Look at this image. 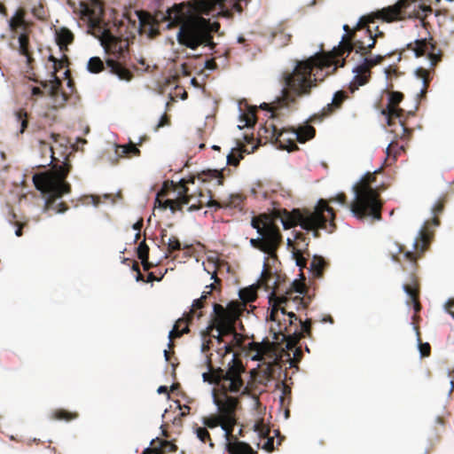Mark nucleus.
<instances>
[{
    "mask_svg": "<svg viewBox=\"0 0 454 454\" xmlns=\"http://www.w3.org/2000/svg\"><path fill=\"white\" fill-rule=\"evenodd\" d=\"M249 0H200L196 6L190 3H180L168 9L166 20L169 22L168 27H179L176 38L179 44L189 49L196 50L199 46H208L214 50L213 33L220 29V23L211 22L209 19L202 17L210 15L217 9V16L232 17V11L241 12Z\"/></svg>",
    "mask_w": 454,
    "mask_h": 454,
    "instance_id": "1",
    "label": "nucleus"
},
{
    "mask_svg": "<svg viewBox=\"0 0 454 454\" xmlns=\"http://www.w3.org/2000/svg\"><path fill=\"white\" fill-rule=\"evenodd\" d=\"M333 56L328 53L316 54L305 60L298 61L292 72L282 74L281 96L270 104L263 103L261 107L271 113V117L277 116V111L296 104L298 98L310 95L317 82L334 71L327 69L334 67Z\"/></svg>",
    "mask_w": 454,
    "mask_h": 454,
    "instance_id": "2",
    "label": "nucleus"
},
{
    "mask_svg": "<svg viewBox=\"0 0 454 454\" xmlns=\"http://www.w3.org/2000/svg\"><path fill=\"white\" fill-rule=\"evenodd\" d=\"M102 0H87V34L100 41L108 58L106 64L112 74L120 79L130 81L132 73L126 68L129 57V41L122 35H114L109 23L104 20Z\"/></svg>",
    "mask_w": 454,
    "mask_h": 454,
    "instance_id": "3",
    "label": "nucleus"
},
{
    "mask_svg": "<svg viewBox=\"0 0 454 454\" xmlns=\"http://www.w3.org/2000/svg\"><path fill=\"white\" fill-rule=\"evenodd\" d=\"M59 142H62V149L57 151L56 160L51 163V170L33 176L35 188L46 198L45 209L54 213H63L67 209L65 203L58 202V200L70 191V185L66 182L71 168L69 157L73 151L78 149V145L74 147V145L68 146L64 144L66 139L61 137Z\"/></svg>",
    "mask_w": 454,
    "mask_h": 454,
    "instance_id": "4",
    "label": "nucleus"
},
{
    "mask_svg": "<svg viewBox=\"0 0 454 454\" xmlns=\"http://www.w3.org/2000/svg\"><path fill=\"white\" fill-rule=\"evenodd\" d=\"M376 13L377 12L374 13V17H362L353 29L348 25L343 26L346 34L342 36L341 42L337 48L328 52L329 56H333L335 64L333 71H335L339 67H344L345 58L353 51L362 56L369 54L376 43V38L383 36L382 32L373 35L370 27V24L374 23V19H378ZM379 20L380 19L379 18Z\"/></svg>",
    "mask_w": 454,
    "mask_h": 454,
    "instance_id": "5",
    "label": "nucleus"
},
{
    "mask_svg": "<svg viewBox=\"0 0 454 454\" xmlns=\"http://www.w3.org/2000/svg\"><path fill=\"white\" fill-rule=\"evenodd\" d=\"M334 221V210L324 199L318 200L314 211L294 209L289 212L284 209L281 215V222L285 229L300 225L304 230L312 231L315 238L319 236V230L333 233L336 229Z\"/></svg>",
    "mask_w": 454,
    "mask_h": 454,
    "instance_id": "6",
    "label": "nucleus"
},
{
    "mask_svg": "<svg viewBox=\"0 0 454 454\" xmlns=\"http://www.w3.org/2000/svg\"><path fill=\"white\" fill-rule=\"evenodd\" d=\"M380 170L381 168L373 173L368 172L354 187L356 196L350 203L349 208L353 215L360 220L370 218L372 221H380L382 219L383 201L380 199V192L385 187H372V184L376 181V174Z\"/></svg>",
    "mask_w": 454,
    "mask_h": 454,
    "instance_id": "7",
    "label": "nucleus"
},
{
    "mask_svg": "<svg viewBox=\"0 0 454 454\" xmlns=\"http://www.w3.org/2000/svg\"><path fill=\"white\" fill-rule=\"evenodd\" d=\"M211 356L210 354L206 356L205 364L208 371L203 372V380L218 385L225 394L228 392L239 393L244 387L241 375L245 372L241 360L234 355L229 363L228 370L225 372L222 368H214Z\"/></svg>",
    "mask_w": 454,
    "mask_h": 454,
    "instance_id": "8",
    "label": "nucleus"
},
{
    "mask_svg": "<svg viewBox=\"0 0 454 454\" xmlns=\"http://www.w3.org/2000/svg\"><path fill=\"white\" fill-rule=\"evenodd\" d=\"M239 316L240 308L237 302H230L226 308L215 303L210 322L201 332L203 339L215 338L219 344L224 342V337L234 333V325Z\"/></svg>",
    "mask_w": 454,
    "mask_h": 454,
    "instance_id": "9",
    "label": "nucleus"
},
{
    "mask_svg": "<svg viewBox=\"0 0 454 454\" xmlns=\"http://www.w3.org/2000/svg\"><path fill=\"white\" fill-rule=\"evenodd\" d=\"M251 224L261 236L250 240L253 247L272 257L275 256L282 242V236L274 218L266 214H262L253 217Z\"/></svg>",
    "mask_w": 454,
    "mask_h": 454,
    "instance_id": "10",
    "label": "nucleus"
},
{
    "mask_svg": "<svg viewBox=\"0 0 454 454\" xmlns=\"http://www.w3.org/2000/svg\"><path fill=\"white\" fill-rule=\"evenodd\" d=\"M237 403V399L231 396H226L223 403L217 402L218 413L209 417H204L202 419L203 424L208 428H215L220 426L224 431L225 438H231L234 426L237 423L235 415Z\"/></svg>",
    "mask_w": 454,
    "mask_h": 454,
    "instance_id": "11",
    "label": "nucleus"
},
{
    "mask_svg": "<svg viewBox=\"0 0 454 454\" xmlns=\"http://www.w3.org/2000/svg\"><path fill=\"white\" fill-rule=\"evenodd\" d=\"M8 24L12 33L17 34L20 29L22 30L18 37L19 51L21 55L26 57L27 66L31 67L34 59L32 58V52L29 50V24L26 20V11L23 8H19L9 20Z\"/></svg>",
    "mask_w": 454,
    "mask_h": 454,
    "instance_id": "12",
    "label": "nucleus"
},
{
    "mask_svg": "<svg viewBox=\"0 0 454 454\" xmlns=\"http://www.w3.org/2000/svg\"><path fill=\"white\" fill-rule=\"evenodd\" d=\"M195 176H190L188 178H183L180 182L174 185V191L177 192L178 196L176 199H168L164 201L160 200V196H166L167 192L165 189H162L158 194L156 198V202L159 203V206L163 208H169L172 213L176 211H181L184 205H187L191 202L193 198V194L189 193V184H194Z\"/></svg>",
    "mask_w": 454,
    "mask_h": 454,
    "instance_id": "13",
    "label": "nucleus"
},
{
    "mask_svg": "<svg viewBox=\"0 0 454 454\" xmlns=\"http://www.w3.org/2000/svg\"><path fill=\"white\" fill-rule=\"evenodd\" d=\"M425 244L422 246L421 251L419 252H410L407 251L404 253V258L411 264V275L409 283L404 284L403 288L407 295L410 297V302L413 303V309L416 313L419 312L421 309V305L419 302V279L416 275V270L418 268L417 261L421 256L424 251Z\"/></svg>",
    "mask_w": 454,
    "mask_h": 454,
    "instance_id": "14",
    "label": "nucleus"
},
{
    "mask_svg": "<svg viewBox=\"0 0 454 454\" xmlns=\"http://www.w3.org/2000/svg\"><path fill=\"white\" fill-rule=\"evenodd\" d=\"M296 321H299L301 325L300 330L295 327L294 331L292 332L290 325H285L282 327L279 323L278 332V333H275L274 339L276 340L286 341L287 348L295 347L301 338H304L305 336H311V320L307 319L305 321H301V319L298 317Z\"/></svg>",
    "mask_w": 454,
    "mask_h": 454,
    "instance_id": "15",
    "label": "nucleus"
},
{
    "mask_svg": "<svg viewBox=\"0 0 454 454\" xmlns=\"http://www.w3.org/2000/svg\"><path fill=\"white\" fill-rule=\"evenodd\" d=\"M403 99V94L399 91H391L388 97V103L387 107L381 111V114L386 116L387 120V125L392 127L395 125V120L397 119L402 130L401 137L408 131L405 127V120L403 119V109L398 107V105Z\"/></svg>",
    "mask_w": 454,
    "mask_h": 454,
    "instance_id": "16",
    "label": "nucleus"
},
{
    "mask_svg": "<svg viewBox=\"0 0 454 454\" xmlns=\"http://www.w3.org/2000/svg\"><path fill=\"white\" fill-rule=\"evenodd\" d=\"M406 49L412 51L416 58L427 56L432 66H435L441 60L442 52L432 37L416 39L408 43Z\"/></svg>",
    "mask_w": 454,
    "mask_h": 454,
    "instance_id": "17",
    "label": "nucleus"
},
{
    "mask_svg": "<svg viewBox=\"0 0 454 454\" xmlns=\"http://www.w3.org/2000/svg\"><path fill=\"white\" fill-rule=\"evenodd\" d=\"M288 299L287 295L277 296L274 292L270 293V302L273 301L272 308L270 313V320L276 321L278 311H281L282 314L287 315L289 317V325L292 326L294 322L298 319V317L293 311H287L288 308Z\"/></svg>",
    "mask_w": 454,
    "mask_h": 454,
    "instance_id": "18",
    "label": "nucleus"
},
{
    "mask_svg": "<svg viewBox=\"0 0 454 454\" xmlns=\"http://www.w3.org/2000/svg\"><path fill=\"white\" fill-rule=\"evenodd\" d=\"M347 98L348 95L346 91L339 90L335 92L332 103L327 104L319 114L311 116L310 121L313 122L322 121L324 118L339 110Z\"/></svg>",
    "mask_w": 454,
    "mask_h": 454,
    "instance_id": "19",
    "label": "nucleus"
},
{
    "mask_svg": "<svg viewBox=\"0 0 454 454\" xmlns=\"http://www.w3.org/2000/svg\"><path fill=\"white\" fill-rule=\"evenodd\" d=\"M297 138H299V135H297L294 129H279L273 142L282 150L294 152L298 150L296 145V142H298Z\"/></svg>",
    "mask_w": 454,
    "mask_h": 454,
    "instance_id": "20",
    "label": "nucleus"
},
{
    "mask_svg": "<svg viewBox=\"0 0 454 454\" xmlns=\"http://www.w3.org/2000/svg\"><path fill=\"white\" fill-rule=\"evenodd\" d=\"M353 73H355V76L348 85L351 93H354L360 86L368 83L372 75V71L362 63L354 67Z\"/></svg>",
    "mask_w": 454,
    "mask_h": 454,
    "instance_id": "21",
    "label": "nucleus"
},
{
    "mask_svg": "<svg viewBox=\"0 0 454 454\" xmlns=\"http://www.w3.org/2000/svg\"><path fill=\"white\" fill-rule=\"evenodd\" d=\"M192 315L188 313L184 314V316L179 319H177L173 326V329L168 333V348H171L174 347L173 340L181 337L184 333H188L190 332L189 323L192 320Z\"/></svg>",
    "mask_w": 454,
    "mask_h": 454,
    "instance_id": "22",
    "label": "nucleus"
},
{
    "mask_svg": "<svg viewBox=\"0 0 454 454\" xmlns=\"http://www.w3.org/2000/svg\"><path fill=\"white\" fill-rule=\"evenodd\" d=\"M51 139L53 140V145H50L44 141H40V152L42 153L43 158H48L49 162L48 165H51L54 162L57 151L62 149V142H59L60 136L59 134H51Z\"/></svg>",
    "mask_w": 454,
    "mask_h": 454,
    "instance_id": "23",
    "label": "nucleus"
},
{
    "mask_svg": "<svg viewBox=\"0 0 454 454\" xmlns=\"http://www.w3.org/2000/svg\"><path fill=\"white\" fill-rule=\"evenodd\" d=\"M153 447L146 448L143 454H167L170 452H176L177 447L175 443L169 441H163L157 438L151 442Z\"/></svg>",
    "mask_w": 454,
    "mask_h": 454,
    "instance_id": "24",
    "label": "nucleus"
},
{
    "mask_svg": "<svg viewBox=\"0 0 454 454\" xmlns=\"http://www.w3.org/2000/svg\"><path fill=\"white\" fill-rule=\"evenodd\" d=\"M227 441L226 450L229 454H256L250 444L238 440L233 434Z\"/></svg>",
    "mask_w": 454,
    "mask_h": 454,
    "instance_id": "25",
    "label": "nucleus"
},
{
    "mask_svg": "<svg viewBox=\"0 0 454 454\" xmlns=\"http://www.w3.org/2000/svg\"><path fill=\"white\" fill-rule=\"evenodd\" d=\"M244 201V197L241 194H231L230 197L223 201H217L215 200H210L208 202H207V206L208 207H215V208H222V207H230V208H242V204Z\"/></svg>",
    "mask_w": 454,
    "mask_h": 454,
    "instance_id": "26",
    "label": "nucleus"
},
{
    "mask_svg": "<svg viewBox=\"0 0 454 454\" xmlns=\"http://www.w3.org/2000/svg\"><path fill=\"white\" fill-rule=\"evenodd\" d=\"M224 169L217 170V169H207L203 170L200 174H198V179L202 183L210 182L214 179L216 180L217 185H223L224 182Z\"/></svg>",
    "mask_w": 454,
    "mask_h": 454,
    "instance_id": "27",
    "label": "nucleus"
},
{
    "mask_svg": "<svg viewBox=\"0 0 454 454\" xmlns=\"http://www.w3.org/2000/svg\"><path fill=\"white\" fill-rule=\"evenodd\" d=\"M73 41L74 35L69 29L61 27L56 31V42L61 51H67V45L70 44Z\"/></svg>",
    "mask_w": 454,
    "mask_h": 454,
    "instance_id": "28",
    "label": "nucleus"
},
{
    "mask_svg": "<svg viewBox=\"0 0 454 454\" xmlns=\"http://www.w3.org/2000/svg\"><path fill=\"white\" fill-rule=\"evenodd\" d=\"M79 417V414L76 411H70L66 409H54L49 414V419L51 420H59L69 422L74 420Z\"/></svg>",
    "mask_w": 454,
    "mask_h": 454,
    "instance_id": "29",
    "label": "nucleus"
},
{
    "mask_svg": "<svg viewBox=\"0 0 454 454\" xmlns=\"http://www.w3.org/2000/svg\"><path fill=\"white\" fill-rule=\"evenodd\" d=\"M250 349L255 352L254 359L262 360L263 356L273 352L272 344L269 342H252L250 343Z\"/></svg>",
    "mask_w": 454,
    "mask_h": 454,
    "instance_id": "30",
    "label": "nucleus"
},
{
    "mask_svg": "<svg viewBox=\"0 0 454 454\" xmlns=\"http://www.w3.org/2000/svg\"><path fill=\"white\" fill-rule=\"evenodd\" d=\"M326 266L327 262L322 256L315 255L310 262L309 268L313 278H322Z\"/></svg>",
    "mask_w": 454,
    "mask_h": 454,
    "instance_id": "31",
    "label": "nucleus"
},
{
    "mask_svg": "<svg viewBox=\"0 0 454 454\" xmlns=\"http://www.w3.org/2000/svg\"><path fill=\"white\" fill-rule=\"evenodd\" d=\"M229 336H231V340L230 342L224 344V352L221 354V356L231 353L235 348H242L243 346L244 337L242 334L237 333L236 325H234V333H231Z\"/></svg>",
    "mask_w": 454,
    "mask_h": 454,
    "instance_id": "32",
    "label": "nucleus"
},
{
    "mask_svg": "<svg viewBox=\"0 0 454 454\" xmlns=\"http://www.w3.org/2000/svg\"><path fill=\"white\" fill-rule=\"evenodd\" d=\"M257 286H263L266 291L272 289L271 292L275 293L277 287V280L275 279L271 271L264 269Z\"/></svg>",
    "mask_w": 454,
    "mask_h": 454,
    "instance_id": "33",
    "label": "nucleus"
},
{
    "mask_svg": "<svg viewBox=\"0 0 454 454\" xmlns=\"http://www.w3.org/2000/svg\"><path fill=\"white\" fill-rule=\"evenodd\" d=\"M297 135H299L298 142L305 143L308 140L313 138L316 135V129L311 125H304L294 129Z\"/></svg>",
    "mask_w": 454,
    "mask_h": 454,
    "instance_id": "34",
    "label": "nucleus"
},
{
    "mask_svg": "<svg viewBox=\"0 0 454 454\" xmlns=\"http://www.w3.org/2000/svg\"><path fill=\"white\" fill-rule=\"evenodd\" d=\"M257 286H250L239 290V298L244 303L253 302L257 299Z\"/></svg>",
    "mask_w": 454,
    "mask_h": 454,
    "instance_id": "35",
    "label": "nucleus"
},
{
    "mask_svg": "<svg viewBox=\"0 0 454 454\" xmlns=\"http://www.w3.org/2000/svg\"><path fill=\"white\" fill-rule=\"evenodd\" d=\"M416 75L418 78L422 80L423 83V88L421 89L418 96L420 98H426L427 88L430 82L429 72L423 67H419L416 70Z\"/></svg>",
    "mask_w": 454,
    "mask_h": 454,
    "instance_id": "36",
    "label": "nucleus"
},
{
    "mask_svg": "<svg viewBox=\"0 0 454 454\" xmlns=\"http://www.w3.org/2000/svg\"><path fill=\"white\" fill-rule=\"evenodd\" d=\"M278 131L279 129L271 121H267L260 130V136H263L266 139L273 142Z\"/></svg>",
    "mask_w": 454,
    "mask_h": 454,
    "instance_id": "37",
    "label": "nucleus"
},
{
    "mask_svg": "<svg viewBox=\"0 0 454 454\" xmlns=\"http://www.w3.org/2000/svg\"><path fill=\"white\" fill-rule=\"evenodd\" d=\"M115 153L118 156H138L140 150L132 143L126 145H117Z\"/></svg>",
    "mask_w": 454,
    "mask_h": 454,
    "instance_id": "38",
    "label": "nucleus"
},
{
    "mask_svg": "<svg viewBox=\"0 0 454 454\" xmlns=\"http://www.w3.org/2000/svg\"><path fill=\"white\" fill-rule=\"evenodd\" d=\"M272 38L279 46H286L291 41L292 35L279 28L272 33Z\"/></svg>",
    "mask_w": 454,
    "mask_h": 454,
    "instance_id": "39",
    "label": "nucleus"
},
{
    "mask_svg": "<svg viewBox=\"0 0 454 454\" xmlns=\"http://www.w3.org/2000/svg\"><path fill=\"white\" fill-rule=\"evenodd\" d=\"M289 296L288 299V308H290V303H294L295 305V309L297 310L301 309H306L308 307L309 302L304 301V298L300 295H294L293 291L286 292L284 295Z\"/></svg>",
    "mask_w": 454,
    "mask_h": 454,
    "instance_id": "40",
    "label": "nucleus"
},
{
    "mask_svg": "<svg viewBox=\"0 0 454 454\" xmlns=\"http://www.w3.org/2000/svg\"><path fill=\"white\" fill-rule=\"evenodd\" d=\"M242 152H246L242 148H233L232 151L227 155V164L230 166H239L240 160L243 158Z\"/></svg>",
    "mask_w": 454,
    "mask_h": 454,
    "instance_id": "41",
    "label": "nucleus"
},
{
    "mask_svg": "<svg viewBox=\"0 0 454 454\" xmlns=\"http://www.w3.org/2000/svg\"><path fill=\"white\" fill-rule=\"evenodd\" d=\"M68 5L74 13H79L82 20H85V0H67Z\"/></svg>",
    "mask_w": 454,
    "mask_h": 454,
    "instance_id": "42",
    "label": "nucleus"
},
{
    "mask_svg": "<svg viewBox=\"0 0 454 454\" xmlns=\"http://www.w3.org/2000/svg\"><path fill=\"white\" fill-rule=\"evenodd\" d=\"M104 69V63L98 57L90 58L87 63V70L91 73H99Z\"/></svg>",
    "mask_w": 454,
    "mask_h": 454,
    "instance_id": "43",
    "label": "nucleus"
},
{
    "mask_svg": "<svg viewBox=\"0 0 454 454\" xmlns=\"http://www.w3.org/2000/svg\"><path fill=\"white\" fill-rule=\"evenodd\" d=\"M15 120L20 125V133L23 134L27 127V114L24 109L15 113Z\"/></svg>",
    "mask_w": 454,
    "mask_h": 454,
    "instance_id": "44",
    "label": "nucleus"
},
{
    "mask_svg": "<svg viewBox=\"0 0 454 454\" xmlns=\"http://www.w3.org/2000/svg\"><path fill=\"white\" fill-rule=\"evenodd\" d=\"M208 193H209V198L207 199L201 192H200V193H199L200 199L198 200V202L192 203L189 207L188 210L194 211V210H198V209L201 208L204 206L207 207V202H208L210 200H213L210 191L208 192Z\"/></svg>",
    "mask_w": 454,
    "mask_h": 454,
    "instance_id": "45",
    "label": "nucleus"
},
{
    "mask_svg": "<svg viewBox=\"0 0 454 454\" xmlns=\"http://www.w3.org/2000/svg\"><path fill=\"white\" fill-rule=\"evenodd\" d=\"M254 430L260 437H266L270 434V427L263 422V419H259L254 425Z\"/></svg>",
    "mask_w": 454,
    "mask_h": 454,
    "instance_id": "46",
    "label": "nucleus"
},
{
    "mask_svg": "<svg viewBox=\"0 0 454 454\" xmlns=\"http://www.w3.org/2000/svg\"><path fill=\"white\" fill-rule=\"evenodd\" d=\"M442 33L449 35L454 42V17L446 19L442 25Z\"/></svg>",
    "mask_w": 454,
    "mask_h": 454,
    "instance_id": "47",
    "label": "nucleus"
},
{
    "mask_svg": "<svg viewBox=\"0 0 454 454\" xmlns=\"http://www.w3.org/2000/svg\"><path fill=\"white\" fill-rule=\"evenodd\" d=\"M16 218H17L16 214L13 211H11L8 221H9L10 223L14 224V225L17 226V229L15 231L16 236L17 237H21L22 234H23L22 233V230L27 225V223L19 222V221L16 220Z\"/></svg>",
    "mask_w": 454,
    "mask_h": 454,
    "instance_id": "48",
    "label": "nucleus"
},
{
    "mask_svg": "<svg viewBox=\"0 0 454 454\" xmlns=\"http://www.w3.org/2000/svg\"><path fill=\"white\" fill-rule=\"evenodd\" d=\"M149 247L145 243V240H143L137 249V254L140 261H145V259H149Z\"/></svg>",
    "mask_w": 454,
    "mask_h": 454,
    "instance_id": "49",
    "label": "nucleus"
},
{
    "mask_svg": "<svg viewBox=\"0 0 454 454\" xmlns=\"http://www.w3.org/2000/svg\"><path fill=\"white\" fill-rule=\"evenodd\" d=\"M164 244L167 245L169 254L181 250V243L179 239L175 236L169 238Z\"/></svg>",
    "mask_w": 454,
    "mask_h": 454,
    "instance_id": "50",
    "label": "nucleus"
},
{
    "mask_svg": "<svg viewBox=\"0 0 454 454\" xmlns=\"http://www.w3.org/2000/svg\"><path fill=\"white\" fill-rule=\"evenodd\" d=\"M31 12L34 17L40 20H45L47 19V12L42 4H38L37 5L34 6Z\"/></svg>",
    "mask_w": 454,
    "mask_h": 454,
    "instance_id": "51",
    "label": "nucleus"
},
{
    "mask_svg": "<svg viewBox=\"0 0 454 454\" xmlns=\"http://www.w3.org/2000/svg\"><path fill=\"white\" fill-rule=\"evenodd\" d=\"M383 59H384L383 56L378 55L374 58H370V59L365 58L362 64L364 67H368V69L371 71L373 67L380 64Z\"/></svg>",
    "mask_w": 454,
    "mask_h": 454,
    "instance_id": "52",
    "label": "nucleus"
},
{
    "mask_svg": "<svg viewBox=\"0 0 454 454\" xmlns=\"http://www.w3.org/2000/svg\"><path fill=\"white\" fill-rule=\"evenodd\" d=\"M203 307H204V303L201 302L200 300L196 299V300L193 301L192 305V309L188 312V314L192 315V317L194 316H196L198 318H200L203 316L202 312L200 311L198 314H196V310L197 309H201Z\"/></svg>",
    "mask_w": 454,
    "mask_h": 454,
    "instance_id": "53",
    "label": "nucleus"
},
{
    "mask_svg": "<svg viewBox=\"0 0 454 454\" xmlns=\"http://www.w3.org/2000/svg\"><path fill=\"white\" fill-rule=\"evenodd\" d=\"M197 437L202 442H207V441H211V437L207 427H197L196 428Z\"/></svg>",
    "mask_w": 454,
    "mask_h": 454,
    "instance_id": "54",
    "label": "nucleus"
},
{
    "mask_svg": "<svg viewBox=\"0 0 454 454\" xmlns=\"http://www.w3.org/2000/svg\"><path fill=\"white\" fill-rule=\"evenodd\" d=\"M49 60L51 61L53 63V67H54V73L53 74L58 72L59 70L62 69L65 66H66V63H67V57H65V59H60V60H58L56 58H54L53 56H50L49 58Z\"/></svg>",
    "mask_w": 454,
    "mask_h": 454,
    "instance_id": "55",
    "label": "nucleus"
},
{
    "mask_svg": "<svg viewBox=\"0 0 454 454\" xmlns=\"http://www.w3.org/2000/svg\"><path fill=\"white\" fill-rule=\"evenodd\" d=\"M266 439L265 442L262 444V448L268 451L272 452L274 450V437L270 436L269 434L264 437Z\"/></svg>",
    "mask_w": 454,
    "mask_h": 454,
    "instance_id": "56",
    "label": "nucleus"
},
{
    "mask_svg": "<svg viewBox=\"0 0 454 454\" xmlns=\"http://www.w3.org/2000/svg\"><path fill=\"white\" fill-rule=\"evenodd\" d=\"M59 85L60 81L57 77H55V82L52 84H43V87L49 90V94H51V96H55L58 93Z\"/></svg>",
    "mask_w": 454,
    "mask_h": 454,
    "instance_id": "57",
    "label": "nucleus"
},
{
    "mask_svg": "<svg viewBox=\"0 0 454 454\" xmlns=\"http://www.w3.org/2000/svg\"><path fill=\"white\" fill-rule=\"evenodd\" d=\"M245 126L251 127L256 121L255 112L252 111L244 115Z\"/></svg>",
    "mask_w": 454,
    "mask_h": 454,
    "instance_id": "58",
    "label": "nucleus"
},
{
    "mask_svg": "<svg viewBox=\"0 0 454 454\" xmlns=\"http://www.w3.org/2000/svg\"><path fill=\"white\" fill-rule=\"evenodd\" d=\"M398 147V145L396 143H391L387 150H386V153H387V158H390L392 155H393V160H396V152H395V149Z\"/></svg>",
    "mask_w": 454,
    "mask_h": 454,
    "instance_id": "59",
    "label": "nucleus"
},
{
    "mask_svg": "<svg viewBox=\"0 0 454 454\" xmlns=\"http://www.w3.org/2000/svg\"><path fill=\"white\" fill-rule=\"evenodd\" d=\"M419 352L421 356L426 357L430 356L431 347L429 343H420L419 344Z\"/></svg>",
    "mask_w": 454,
    "mask_h": 454,
    "instance_id": "60",
    "label": "nucleus"
},
{
    "mask_svg": "<svg viewBox=\"0 0 454 454\" xmlns=\"http://www.w3.org/2000/svg\"><path fill=\"white\" fill-rule=\"evenodd\" d=\"M293 289H291L290 291H293L294 293H298L300 294H303L304 291H305V286L303 283H301L297 280H295L293 285Z\"/></svg>",
    "mask_w": 454,
    "mask_h": 454,
    "instance_id": "61",
    "label": "nucleus"
},
{
    "mask_svg": "<svg viewBox=\"0 0 454 454\" xmlns=\"http://www.w3.org/2000/svg\"><path fill=\"white\" fill-rule=\"evenodd\" d=\"M169 123H170L169 117L166 114H164L161 116V118H160V121L158 122V124L155 126L154 130L158 131L160 128L167 126V125H169Z\"/></svg>",
    "mask_w": 454,
    "mask_h": 454,
    "instance_id": "62",
    "label": "nucleus"
},
{
    "mask_svg": "<svg viewBox=\"0 0 454 454\" xmlns=\"http://www.w3.org/2000/svg\"><path fill=\"white\" fill-rule=\"evenodd\" d=\"M330 201H336L343 206H346L347 205V196L345 195V193L340 192V193L337 194L334 198H331Z\"/></svg>",
    "mask_w": 454,
    "mask_h": 454,
    "instance_id": "63",
    "label": "nucleus"
},
{
    "mask_svg": "<svg viewBox=\"0 0 454 454\" xmlns=\"http://www.w3.org/2000/svg\"><path fill=\"white\" fill-rule=\"evenodd\" d=\"M446 309L449 314L454 318V299L449 300L446 303Z\"/></svg>",
    "mask_w": 454,
    "mask_h": 454,
    "instance_id": "64",
    "label": "nucleus"
}]
</instances>
